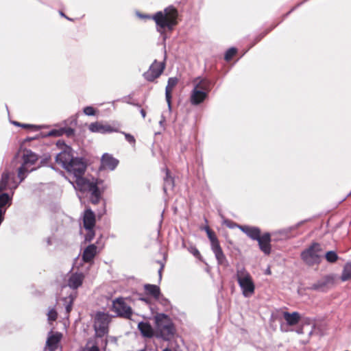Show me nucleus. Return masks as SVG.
I'll list each match as a JSON object with an SVG mask.
<instances>
[{
	"instance_id": "f257e3e1",
	"label": "nucleus",
	"mask_w": 351,
	"mask_h": 351,
	"mask_svg": "<svg viewBox=\"0 0 351 351\" xmlns=\"http://www.w3.org/2000/svg\"><path fill=\"white\" fill-rule=\"evenodd\" d=\"M86 169V165L82 158L74 157L70 162L66 171L73 174L75 180L70 181L73 187L81 192L90 193V200L93 204L99 202L101 197V192L99 189L100 181L95 178L88 180L83 177Z\"/></svg>"
},
{
	"instance_id": "f03ea898",
	"label": "nucleus",
	"mask_w": 351,
	"mask_h": 351,
	"mask_svg": "<svg viewBox=\"0 0 351 351\" xmlns=\"http://www.w3.org/2000/svg\"><path fill=\"white\" fill-rule=\"evenodd\" d=\"M193 89L190 93L189 100L193 106L203 103L208 97L211 90L210 81L206 78L197 77L192 80Z\"/></svg>"
},
{
	"instance_id": "7ed1b4c3",
	"label": "nucleus",
	"mask_w": 351,
	"mask_h": 351,
	"mask_svg": "<svg viewBox=\"0 0 351 351\" xmlns=\"http://www.w3.org/2000/svg\"><path fill=\"white\" fill-rule=\"evenodd\" d=\"M178 11L172 6H169L164 10L163 12H156L152 19L158 26V31L161 29L167 28L171 30L177 24Z\"/></svg>"
},
{
	"instance_id": "20e7f679",
	"label": "nucleus",
	"mask_w": 351,
	"mask_h": 351,
	"mask_svg": "<svg viewBox=\"0 0 351 351\" xmlns=\"http://www.w3.org/2000/svg\"><path fill=\"white\" fill-rule=\"evenodd\" d=\"M19 183L15 181L14 173L3 172L0 180V192L9 189H15L18 186ZM11 201V197L8 193L0 194V208L8 204Z\"/></svg>"
},
{
	"instance_id": "39448f33",
	"label": "nucleus",
	"mask_w": 351,
	"mask_h": 351,
	"mask_svg": "<svg viewBox=\"0 0 351 351\" xmlns=\"http://www.w3.org/2000/svg\"><path fill=\"white\" fill-rule=\"evenodd\" d=\"M155 322L162 339L169 340L173 336L176 329L169 316L164 313L157 314L155 316Z\"/></svg>"
},
{
	"instance_id": "423d86ee",
	"label": "nucleus",
	"mask_w": 351,
	"mask_h": 351,
	"mask_svg": "<svg viewBox=\"0 0 351 351\" xmlns=\"http://www.w3.org/2000/svg\"><path fill=\"white\" fill-rule=\"evenodd\" d=\"M237 280L244 297H251L255 291V285L249 272L244 268L237 271Z\"/></svg>"
},
{
	"instance_id": "0eeeda50",
	"label": "nucleus",
	"mask_w": 351,
	"mask_h": 351,
	"mask_svg": "<svg viewBox=\"0 0 351 351\" xmlns=\"http://www.w3.org/2000/svg\"><path fill=\"white\" fill-rule=\"evenodd\" d=\"M323 250L318 243H313L301 253V258L308 265L312 266L320 263L322 258Z\"/></svg>"
},
{
	"instance_id": "6e6552de",
	"label": "nucleus",
	"mask_w": 351,
	"mask_h": 351,
	"mask_svg": "<svg viewBox=\"0 0 351 351\" xmlns=\"http://www.w3.org/2000/svg\"><path fill=\"white\" fill-rule=\"evenodd\" d=\"M38 158L37 156L31 151H26L23 156V164L18 171V177L20 179V182H22L26 178L29 172L34 170V168L31 167L36 163Z\"/></svg>"
},
{
	"instance_id": "1a4fd4ad",
	"label": "nucleus",
	"mask_w": 351,
	"mask_h": 351,
	"mask_svg": "<svg viewBox=\"0 0 351 351\" xmlns=\"http://www.w3.org/2000/svg\"><path fill=\"white\" fill-rule=\"evenodd\" d=\"M110 317L108 314L99 312L95 318L94 328L96 335L102 337L108 331V324Z\"/></svg>"
},
{
	"instance_id": "9d476101",
	"label": "nucleus",
	"mask_w": 351,
	"mask_h": 351,
	"mask_svg": "<svg viewBox=\"0 0 351 351\" xmlns=\"http://www.w3.org/2000/svg\"><path fill=\"white\" fill-rule=\"evenodd\" d=\"M112 311L119 316L130 319L133 314L132 310L122 298H117L112 302Z\"/></svg>"
},
{
	"instance_id": "9b49d317",
	"label": "nucleus",
	"mask_w": 351,
	"mask_h": 351,
	"mask_svg": "<svg viewBox=\"0 0 351 351\" xmlns=\"http://www.w3.org/2000/svg\"><path fill=\"white\" fill-rule=\"evenodd\" d=\"M165 68V63L158 62L155 60L150 65L147 71L144 73L143 76L149 82H153L155 79L160 77Z\"/></svg>"
},
{
	"instance_id": "f8f14e48",
	"label": "nucleus",
	"mask_w": 351,
	"mask_h": 351,
	"mask_svg": "<svg viewBox=\"0 0 351 351\" xmlns=\"http://www.w3.org/2000/svg\"><path fill=\"white\" fill-rule=\"evenodd\" d=\"M73 158L74 156L73 155L72 149L70 147L66 146L65 149L56 155V162L66 170Z\"/></svg>"
},
{
	"instance_id": "ddd939ff",
	"label": "nucleus",
	"mask_w": 351,
	"mask_h": 351,
	"mask_svg": "<svg viewBox=\"0 0 351 351\" xmlns=\"http://www.w3.org/2000/svg\"><path fill=\"white\" fill-rule=\"evenodd\" d=\"M88 129L91 132L101 134L119 132L118 129H116L108 124H103L98 121L90 123L88 126Z\"/></svg>"
},
{
	"instance_id": "4468645a",
	"label": "nucleus",
	"mask_w": 351,
	"mask_h": 351,
	"mask_svg": "<svg viewBox=\"0 0 351 351\" xmlns=\"http://www.w3.org/2000/svg\"><path fill=\"white\" fill-rule=\"evenodd\" d=\"M333 282L334 278L332 276H325L313 284L311 289L316 291H324L332 285Z\"/></svg>"
},
{
	"instance_id": "2eb2a0df",
	"label": "nucleus",
	"mask_w": 351,
	"mask_h": 351,
	"mask_svg": "<svg viewBox=\"0 0 351 351\" xmlns=\"http://www.w3.org/2000/svg\"><path fill=\"white\" fill-rule=\"evenodd\" d=\"M84 279V275L82 273H72L67 280V285L73 289H76L82 285Z\"/></svg>"
},
{
	"instance_id": "dca6fc26",
	"label": "nucleus",
	"mask_w": 351,
	"mask_h": 351,
	"mask_svg": "<svg viewBox=\"0 0 351 351\" xmlns=\"http://www.w3.org/2000/svg\"><path fill=\"white\" fill-rule=\"evenodd\" d=\"M258 242L260 249L265 254H269L271 252V235L269 233H265L262 236L260 235L256 240Z\"/></svg>"
},
{
	"instance_id": "f3484780",
	"label": "nucleus",
	"mask_w": 351,
	"mask_h": 351,
	"mask_svg": "<svg viewBox=\"0 0 351 351\" xmlns=\"http://www.w3.org/2000/svg\"><path fill=\"white\" fill-rule=\"evenodd\" d=\"M62 338V334L60 332L53 333L51 332L49 334L47 342L46 347L49 349V351H55L58 348V344Z\"/></svg>"
},
{
	"instance_id": "a211bd4d",
	"label": "nucleus",
	"mask_w": 351,
	"mask_h": 351,
	"mask_svg": "<svg viewBox=\"0 0 351 351\" xmlns=\"http://www.w3.org/2000/svg\"><path fill=\"white\" fill-rule=\"evenodd\" d=\"M178 82V79L177 77H169L165 88V99L169 110L171 109V92Z\"/></svg>"
},
{
	"instance_id": "6ab92c4d",
	"label": "nucleus",
	"mask_w": 351,
	"mask_h": 351,
	"mask_svg": "<svg viewBox=\"0 0 351 351\" xmlns=\"http://www.w3.org/2000/svg\"><path fill=\"white\" fill-rule=\"evenodd\" d=\"M119 160L109 154H104L101 158V165L105 169L114 170L118 165Z\"/></svg>"
},
{
	"instance_id": "aec40b11",
	"label": "nucleus",
	"mask_w": 351,
	"mask_h": 351,
	"mask_svg": "<svg viewBox=\"0 0 351 351\" xmlns=\"http://www.w3.org/2000/svg\"><path fill=\"white\" fill-rule=\"evenodd\" d=\"M239 228L253 240H257L261 235V230L257 227L239 226Z\"/></svg>"
},
{
	"instance_id": "412c9836",
	"label": "nucleus",
	"mask_w": 351,
	"mask_h": 351,
	"mask_svg": "<svg viewBox=\"0 0 351 351\" xmlns=\"http://www.w3.org/2000/svg\"><path fill=\"white\" fill-rule=\"evenodd\" d=\"M282 316L289 326L296 325L301 318L300 313L298 312H293L290 313L287 311H285L282 313Z\"/></svg>"
},
{
	"instance_id": "4be33fe9",
	"label": "nucleus",
	"mask_w": 351,
	"mask_h": 351,
	"mask_svg": "<svg viewBox=\"0 0 351 351\" xmlns=\"http://www.w3.org/2000/svg\"><path fill=\"white\" fill-rule=\"evenodd\" d=\"M211 250L215 256L218 264L223 265L224 267H227L228 265V262L226 259L225 254L223 252V250L220 245L211 248Z\"/></svg>"
},
{
	"instance_id": "5701e85b",
	"label": "nucleus",
	"mask_w": 351,
	"mask_h": 351,
	"mask_svg": "<svg viewBox=\"0 0 351 351\" xmlns=\"http://www.w3.org/2000/svg\"><path fill=\"white\" fill-rule=\"evenodd\" d=\"M95 224V216L91 210H86L84 215V227L86 229L93 228Z\"/></svg>"
},
{
	"instance_id": "b1692460",
	"label": "nucleus",
	"mask_w": 351,
	"mask_h": 351,
	"mask_svg": "<svg viewBox=\"0 0 351 351\" xmlns=\"http://www.w3.org/2000/svg\"><path fill=\"white\" fill-rule=\"evenodd\" d=\"M97 247L92 244L85 248L82 254V258L85 262L91 261L97 254Z\"/></svg>"
},
{
	"instance_id": "393cba45",
	"label": "nucleus",
	"mask_w": 351,
	"mask_h": 351,
	"mask_svg": "<svg viewBox=\"0 0 351 351\" xmlns=\"http://www.w3.org/2000/svg\"><path fill=\"white\" fill-rule=\"evenodd\" d=\"M166 176L164 178L163 191L165 193H167L169 191H171L174 188V180L171 176L168 169H165Z\"/></svg>"
},
{
	"instance_id": "a878e982",
	"label": "nucleus",
	"mask_w": 351,
	"mask_h": 351,
	"mask_svg": "<svg viewBox=\"0 0 351 351\" xmlns=\"http://www.w3.org/2000/svg\"><path fill=\"white\" fill-rule=\"evenodd\" d=\"M138 328L143 336L151 337L153 335V330L152 326L147 322H141L138 324Z\"/></svg>"
},
{
	"instance_id": "bb28decb",
	"label": "nucleus",
	"mask_w": 351,
	"mask_h": 351,
	"mask_svg": "<svg viewBox=\"0 0 351 351\" xmlns=\"http://www.w3.org/2000/svg\"><path fill=\"white\" fill-rule=\"evenodd\" d=\"M146 292L153 296L155 299L159 300L160 296V291L159 287L155 285L147 284L144 285Z\"/></svg>"
},
{
	"instance_id": "cd10ccee",
	"label": "nucleus",
	"mask_w": 351,
	"mask_h": 351,
	"mask_svg": "<svg viewBox=\"0 0 351 351\" xmlns=\"http://www.w3.org/2000/svg\"><path fill=\"white\" fill-rule=\"evenodd\" d=\"M351 278V262L346 263L341 276L342 281H346Z\"/></svg>"
},
{
	"instance_id": "c85d7f7f",
	"label": "nucleus",
	"mask_w": 351,
	"mask_h": 351,
	"mask_svg": "<svg viewBox=\"0 0 351 351\" xmlns=\"http://www.w3.org/2000/svg\"><path fill=\"white\" fill-rule=\"evenodd\" d=\"M83 351H100L97 343L94 340H89L86 343Z\"/></svg>"
},
{
	"instance_id": "c756f323",
	"label": "nucleus",
	"mask_w": 351,
	"mask_h": 351,
	"mask_svg": "<svg viewBox=\"0 0 351 351\" xmlns=\"http://www.w3.org/2000/svg\"><path fill=\"white\" fill-rule=\"evenodd\" d=\"M207 236L210 241L211 248L219 245V240L213 231L211 230L210 232H208Z\"/></svg>"
},
{
	"instance_id": "7c9ffc66",
	"label": "nucleus",
	"mask_w": 351,
	"mask_h": 351,
	"mask_svg": "<svg viewBox=\"0 0 351 351\" xmlns=\"http://www.w3.org/2000/svg\"><path fill=\"white\" fill-rule=\"evenodd\" d=\"M73 300H74V298L71 295H69V297L65 298L64 299V305H65V310H66V314H69L71 312V309H72V305H73Z\"/></svg>"
},
{
	"instance_id": "2f4dec72",
	"label": "nucleus",
	"mask_w": 351,
	"mask_h": 351,
	"mask_svg": "<svg viewBox=\"0 0 351 351\" xmlns=\"http://www.w3.org/2000/svg\"><path fill=\"white\" fill-rule=\"evenodd\" d=\"M325 258L328 262L332 263L337 261L338 256L335 252L329 251L326 254Z\"/></svg>"
},
{
	"instance_id": "473e14b6",
	"label": "nucleus",
	"mask_w": 351,
	"mask_h": 351,
	"mask_svg": "<svg viewBox=\"0 0 351 351\" xmlns=\"http://www.w3.org/2000/svg\"><path fill=\"white\" fill-rule=\"evenodd\" d=\"M237 53V49L232 47L229 49L225 53V59L227 61L230 60L232 57L236 54Z\"/></svg>"
},
{
	"instance_id": "72a5a7b5",
	"label": "nucleus",
	"mask_w": 351,
	"mask_h": 351,
	"mask_svg": "<svg viewBox=\"0 0 351 351\" xmlns=\"http://www.w3.org/2000/svg\"><path fill=\"white\" fill-rule=\"evenodd\" d=\"M87 230V233L85 236V240L86 241H91L95 237V232L93 230V228H90V229H86Z\"/></svg>"
},
{
	"instance_id": "f704fd0d",
	"label": "nucleus",
	"mask_w": 351,
	"mask_h": 351,
	"mask_svg": "<svg viewBox=\"0 0 351 351\" xmlns=\"http://www.w3.org/2000/svg\"><path fill=\"white\" fill-rule=\"evenodd\" d=\"M62 128L59 129H54L51 131H49L47 134V136H60L62 135Z\"/></svg>"
},
{
	"instance_id": "c9c22d12",
	"label": "nucleus",
	"mask_w": 351,
	"mask_h": 351,
	"mask_svg": "<svg viewBox=\"0 0 351 351\" xmlns=\"http://www.w3.org/2000/svg\"><path fill=\"white\" fill-rule=\"evenodd\" d=\"M83 112L87 116H94L95 114V110L92 106L85 107Z\"/></svg>"
},
{
	"instance_id": "e433bc0d",
	"label": "nucleus",
	"mask_w": 351,
	"mask_h": 351,
	"mask_svg": "<svg viewBox=\"0 0 351 351\" xmlns=\"http://www.w3.org/2000/svg\"><path fill=\"white\" fill-rule=\"evenodd\" d=\"M47 315H48V319L49 321H55L58 317V314L53 308L51 309L49 311Z\"/></svg>"
},
{
	"instance_id": "4c0bfd02",
	"label": "nucleus",
	"mask_w": 351,
	"mask_h": 351,
	"mask_svg": "<svg viewBox=\"0 0 351 351\" xmlns=\"http://www.w3.org/2000/svg\"><path fill=\"white\" fill-rule=\"evenodd\" d=\"M62 135L66 134L67 136H71L74 134V130L71 128H62Z\"/></svg>"
},
{
	"instance_id": "58836bf2",
	"label": "nucleus",
	"mask_w": 351,
	"mask_h": 351,
	"mask_svg": "<svg viewBox=\"0 0 351 351\" xmlns=\"http://www.w3.org/2000/svg\"><path fill=\"white\" fill-rule=\"evenodd\" d=\"M123 134H124L125 137V139L128 142H129L131 144H134L135 143V138L134 137L130 134H127V133H125L123 132H121Z\"/></svg>"
},
{
	"instance_id": "ea45409f",
	"label": "nucleus",
	"mask_w": 351,
	"mask_h": 351,
	"mask_svg": "<svg viewBox=\"0 0 351 351\" xmlns=\"http://www.w3.org/2000/svg\"><path fill=\"white\" fill-rule=\"evenodd\" d=\"M189 251L195 257L199 258L200 256V253H199V250L195 247H191L189 249Z\"/></svg>"
},
{
	"instance_id": "a19ab883",
	"label": "nucleus",
	"mask_w": 351,
	"mask_h": 351,
	"mask_svg": "<svg viewBox=\"0 0 351 351\" xmlns=\"http://www.w3.org/2000/svg\"><path fill=\"white\" fill-rule=\"evenodd\" d=\"M21 127L23 128H35L36 130H38V128L36 125H29V124H21Z\"/></svg>"
},
{
	"instance_id": "79ce46f5",
	"label": "nucleus",
	"mask_w": 351,
	"mask_h": 351,
	"mask_svg": "<svg viewBox=\"0 0 351 351\" xmlns=\"http://www.w3.org/2000/svg\"><path fill=\"white\" fill-rule=\"evenodd\" d=\"M298 226H293V227H291V228H289L288 229H286V230H283L281 231V232H283L285 234H288L289 232H290L292 230H295V228H297Z\"/></svg>"
},
{
	"instance_id": "37998d69",
	"label": "nucleus",
	"mask_w": 351,
	"mask_h": 351,
	"mask_svg": "<svg viewBox=\"0 0 351 351\" xmlns=\"http://www.w3.org/2000/svg\"><path fill=\"white\" fill-rule=\"evenodd\" d=\"M163 268H164V265H161V267H160V269L158 270V274H159L160 279H161V278H162V271L163 270Z\"/></svg>"
},
{
	"instance_id": "c03bdc74",
	"label": "nucleus",
	"mask_w": 351,
	"mask_h": 351,
	"mask_svg": "<svg viewBox=\"0 0 351 351\" xmlns=\"http://www.w3.org/2000/svg\"><path fill=\"white\" fill-rule=\"evenodd\" d=\"M165 121V118L162 115L161 120L160 121L159 123L160 125H163V123Z\"/></svg>"
},
{
	"instance_id": "a18cd8bd",
	"label": "nucleus",
	"mask_w": 351,
	"mask_h": 351,
	"mask_svg": "<svg viewBox=\"0 0 351 351\" xmlns=\"http://www.w3.org/2000/svg\"><path fill=\"white\" fill-rule=\"evenodd\" d=\"M141 115H142L143 118H145V116H146V112H145V110L141 109Z\"/></svg>"
},
{
	"instance_id": "49530a36",
	"label": "nucleus",
	"mask_w": 351,
	"mask_h": 351,
	"mask_svg": "<svg viewBox=\"0 0 351 351\" xmlns=\"http://www.w3.org/2000/svg\"><path fill=\"white\" fill-rule=\"evenodd\" d=\"M204 230H205V231L206 232V234H207L208 232H210L211 231V230L210 229V228H209V227H208V226L205 227Z\"/></svg>"
},
{
	"instance_id": "de8ad7c7",
	"label": "nucleus",
	"mask_w": 351,
	"mask_h": 351,
	"mask_svg": "<svg viewBox=\"0 0 351 351\" xmlns=\"http://www.w3.org/2000/svg\"><path fill=\"white\" fill-rule=\"evenodd\" d=\"M60 15H61V16H64V17L66 18V19H69V20H71L69 18H68L67 16H66L64 15V14L62 12H60Z\"/></svg>"
},
{
	"instance_id": "09e8293b",
	"label": "nucleus",
	"mask_w": 351,
	"mask_h": 351,
	"mask_svg": "<svg viewBox=\"0 0 351 351\" xmlns=\"http://www.w3.org/2000/svg\"><path fill=\"white\" fill-rule=\"evenodd\" d=\"M13 124L16 125H18V126H20L21 125V123H19V122H16V121H13Z\"/></svg>"
},
{
	"instance_id": "8fccbe9b",
	"label": "nucleus",
	"mask_w": 351,
	"mask_h": 351,
	"mask_svg": "<svg viewBox=\"0 0 351 351\" xmlns=\"http://www.w3.org/2000/svg\"><path fill=\"white\" fill-rule=\"evenodd\" d=\"M163 351H172V350L169 348H165L163 350Z\"/></svg>"
},
{
	"instance_id": "3c124183",
	"label": "nucleus",
	"mask_w": 351,
	"mask_h": 351,
	"mask_svg": "<svg viewBox=\"0 0 351 351\" xmlns=\"http://www.w3.org/2000/svg\"><path fill=\"white\" fill-rule=\"evenodd\" d=\"M60 143V141H58L57 145H59Z\"/></svg>"
},
{
	"instance_id": "603ef678",
	"label": "nucleus",
	"mask_w": 351,
	"mask_h": 351,
	"mask_svg": "<svg viewBox=\"0 0 351 351\" xmlns=\"http://www.w3.org/2000/svg\"><path fill=\"white\" fill-rule=\"evenodd\" d=\"M143 301H145L147 302V300L146 299H142Z\"/></svg>"
},
{
	"instance_id": "864d4df0",
	"label": "nucleus",
	"mask_w": 351,
	"mask_h": 351,
	"mask_svg": "<svg viewBox=\"0 0 351 351\" xmlns=\"http://www.w3.org/2000/svg\"><path fill=\"white\" fill-rule=\"evenodd\" d=\"M140 351H145L144 350H140Z\"/></svg>"
}]
</instances>
